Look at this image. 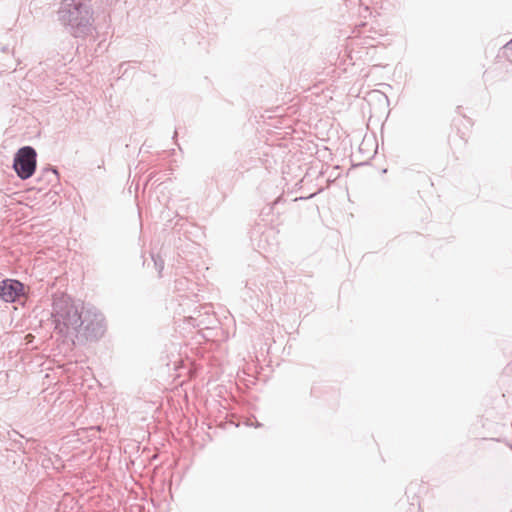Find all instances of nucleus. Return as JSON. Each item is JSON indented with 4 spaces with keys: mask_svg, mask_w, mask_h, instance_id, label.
<instances>
[{
    "mask_svg": "<svg viewBox=\"0 0 512 512\" xmlns=\"http://www.w3.org/2000/svg\"><path fill=\"white\" fill-rule=\"evenodd\" d=\"M13 167L21 179L30 178L36 169V152L30 146L18 150L14 158Z\"/></svg>",
    "mask_w": 512,
    "mask_h": 512,
    "instance_id": "obj_1",
    "label": "nucleus"
},
{
    "mask_svg": "<svg viewBox=\"0 0 512 512\" xmlns=\"http://www.w3.org/2000/svg\"><path fill=\"white\" fill-rule=\"evenodd\" d=\"M59 321H62L67 329L77 330L82 325L81 315L77 307L70 301H65L63 310L57 311Z\"/></svg>",
    "mask_w": 512,
    "mask_h": 512,
    "instance_id": "obj_2",
    "label": "nucleus"
},
{
    "mask_svg": "<svg viewBox=\"0 0 512 512\" xmlns=\"http://www.w3.org/2000/svg\"><path fill=\"white\" fill-rule=\"evenodd\" d=\"M24 295V285L17 281L7 279L0 284V298L6 302H14Z\"/></svg>",
    "mask_w": 512,
    "mask_h": 512,
    "instance_id": "obj_3",
    "label": "nucleus"
},
{
    "mask_svg": "<svg viewBox=\"0 0 512 512\" xmlns=\"http://www.w3.org/2000/svg\"><path fill=\"white\" fill-rule=\"evenodd\" d=\"M510 45H512V40L507 44V46H510Z\"/></svg>",
    "mask_w": 512,
    "mask_h": 512,
    "instance_id": "obj_4",
    "label": "nucleus"
}]
</instances>
